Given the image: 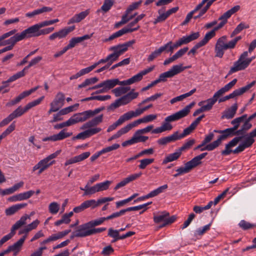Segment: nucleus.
Masks as SVG:
<instances>
[{
  "label": "nucleus",
  "mask_w": 256,
  "mask_h": 256,
  "mask_svg": "<svg viewBox=\"0 0 256 256\" xmlns=\"http://www.w3.org/2000/svg\"><path fill=\"white\" fill-rule=\"evenodd\" d=\"M242 38L241 36H238L226 43L227 36H223L220 38L216 41L214 48L215 56L222 58L224 51L228 49H232L235 48L238 42Z\"/></svg>",
  "instance_id": "f257e3e1"
},
{
  "label": "nucleus",
  "mask_w": 256,
  "mask_h": 256,
  "mask_svg": "<svg viewBox=\"0 0 256 256\" xmlns=\"http://www.w3.org/2000/svg\"><path fill=\"white\" fill-rule=\"evenodd\" d=\"M195 128H196L191 124L188 128L184 130L182 133H180L178 131L175 132L170 136L158 139L157 143L158 144H166L174 142L190 134Z\"/></svg>",
  "instance_id": "f03ea898"
},
{
  "label": "nucleus",
  "mask_w": 256,
  "mask_h": 256,
  "mask_svg": "<svg viewBox=\"0 0 256 256\" xmlns=\"http://www.w3.org/2000/svg\"><path fill=\"white\" fill-rule=\"evenodd\" d=\"M242 121L240 117L236 118L231 122V124L234 125V127L226 128L224 130H214V132H218L220 134L218 135L217 140L210 144H220L222 141L227 139L229 137L230 134H232L234 130L238 129L239 126V124Z\"/></svg>",
  "instance_id": "7ed1b4c3"
},
{
  "label": "nucleus",
  "mask_w": 256,
  "mask_h": 256,
  "mask_svg": "<svg viewBox=\"0 0 256 256\" xmlns=\"http://www.w3.org/2000/svg\"><path fill=\"white\" fill-rule=\"evenodd\" d=\"M60 150H57L55 152L49 155L45 158L40 160L33 167L32 171L34 172L36 170H38V174H42L44 170L47 169L54 162V160H52L56 158L60 154Z\"/></svg>",
  "instance_id": "20e7f679"
},
{
  "label": "nucleus",
  "mask_w": 256,
  "mask_h": 256,
  "mask_svg": "<svg viewBox=\"0 0 256 256\" xmlns=\"http://www.w3.org/2000/svg\"><path fill=\"white\" fill-rule=\"evenodd\" d=\"M176 220V216H170L169 212L166 211H163L159 212L157 214L154 216V221L156 224L162 222L159 226V228H162L166 226L173 223Z\"/></svg>",
  "instance_id": "39448f33"
},
{
  "label": "nucleus",
  "mask_w": 256,
  "mask_h": 256,
  "mask_svg": "<svg viewBox=\"0 0 256 256\" xmlns=\"http://www.w3.org/2000/svg\"><path fill=\"white\" fill-rule=\"evenodd\" d=\"M188 67H183L182 64H176L172 66L169 70L161 74L159 78L156 80L158 83L166 81L167 78H172L174 76L184 71Z\"/></svg>",
  "instance_id": "423d86ee"
},
{
  "label": "nucleus",
  "mask_w": 256,
  "mask_h": 256,
  "mask_svg": "<svg viewBox=\"0 0 256 256\" xmlns=\"http://www.w3.org/2000/svg\"><path fill=\"white\" fill-rule=\"evenodd\" d=\"M194 102H192L190 104L186 106L183 109L168 116L165 118V119H166V120L169 122L178 120L187 116L190 112V108L194 106Z\"/></svg>",
  "instance_id": "0eeeda50"
},
{
  "label": "nucleus",
  "mask_w": 256,
  "mask_h": 256,
  "mask_svg": "<svg viewBox=\"0 0 256 256\" xmlns=\"http://www.w3.org/2000/svg\"><path fill=\"white\" fill-rule=\"evenodd\" d=\"M256 84V81L254 80L251 82L250 84H247L246 86L240 88L238 89L235 90L233 91L230 94L222 98H220L218 100V102H225L229 99L233 98L236 96H240L242 94L246 92L247 90H250L252 86H253Z\"/></svg>",
  "instance_id": "6e6552de"
},
{
  "label": "nucleus",
  "mask_w": 256,
  "mask_h": 256,
  "mask_svg": "<svg viewBox=\"0 0 256 256\" xmlns=\"http://www.w3.org/2000/svg\"><path fill=\"white\" fill-rule=\"evenodd\" d=\"M30 35L28 28L24 30L20 33H16L14 36L10 37L9 39L3 41L4 46L8 44L10 46L14 47V44L26 38H30Z\"/></svg>",
  "instance_id": "1a4fd4ad"
},
{
  "label": "nucleus",
  "mask_w": 256,
  "mask_h": 256,
  "mask_svg": "<svg viewBox=\"0 0 256 256\" xmlns=\"http://www.w3.org/2000/svg\"><path fill=\"white\" fill-rule=\"evenodd\" d=\"M235 146L236 145H226L225 149L222 151V155L226 156L232 154H238L244 151L246 148L250 147L251 145H238V147L234 148Z\"/></svg>",
  "instance_id": "9d476101"
},
{
  "label": "nucleus",
  "mask_w": 256,
  "mask_h": 256,
  "mask_svg": "<svg viewBox=\"0 0 256 256\" xmlns=\"http://www.w3.org/2000/svg\"><path fill=\"white\" fill-rule=\"evenodd\" d=\"M135 42V40H132L122 44H118V45L112 46L110 48V50H113L120 56V55L126 52L128 48L131 46Z\"/></svg>",
  "instance_id": "9b49d317"
},
{
  "label": "nucleus",
  "mask_w": 256,
  "mask_h": 256,
  "mask_svg": "<svg viewBox=\"0 0 256 256\" xmlns=\"http://www.w3.org/2000/svg\"><path fill=\"white\" fill-rule=\"evenodd\" d=\"M75 28L74 26L66 27L57 32H55L50 36L49 40H52L56 38L61 39L66 38V36L70 32L73 31Z\"/></svg>",
  "instance_id": "f8f14e48"
},
{
  "label": "nucleus",
  "mask_w": 256,
  "mask_h": 256,
  "mask_svg": "<svg viewBox=\"0 0 256 256\" xmlns=\"http://www.w3.org/2000/svg\"><path fill=\"white\" fill-rule=\"evenodd\" d=\"M140 28V26H138L134 28L124 27L122 28L121 30H118V32L112 34L108 38L105 39L104 42H106L108 41L112 40L114 38L120 37L126 34L135 32L138 30Z\"/></svg>",
  "instance_id": "ddd939ff"
},
{
  "label": "nucleus",
  "mask_w": 256,
  "mask_h": 256,
  "mask_svg": "<svg viewBox=\"0 0 256 256\" xmlns=\"http://www.w3.org/2000/svg\"><path fill=\"white\" fill-rule=\"evenodd\" d=\"M72 134V132H67L64 130H61L58 134L52 136L44 138L42 139L44 142L47 141L55 142L62 140L64 138L69 137Z\"/></svg>",
  "instance_id": "4468645a"
},
{
  "label": "nucleus",
  "mask_w": 256,
  "mask_h": 256,
  "mask_svg": "<svg viewBox=\"0 0 256 256\" xmlns=\"http://www.w3.org/2000/svg\"><path fill=\"white\" fill-rule=\"evenodd\" d=\"M101 128H88V130L79 133L76 136H74L73 139L84 140L99 132Z\"/></svg>",
  "instance_id": "2eb2a0df"
},
{
  "label": "nucleus",
  "mask_w": 256,
  "mask_h": 256,
  "mask_svg": "<svg viewBox=\"0 0 256 256\" xmlns=\"http://www.w3.org/2000/svg\"><path fill=\"white\" fill-rule=\"evenodd\" d=\"M34 191L30 190L22 193L12 196L8 198V200L11 202L22 201L30 198L34 194Z\"/></svg>",
  "instance_id": "dca6fc26"
},
{
  "label": "nucleus",
  "mask_w": 256,
  "mask_h": 256,
  "mask_svg": "<svg viewBox=\"0 0 256 256\" xmlns=\"http://www.w3.org/2000/svg\"><path fill=\"white\" fill-rule=\"evenodd\" d=\"M190 145H184L183 146L178 148L174 153L168 154L163 160L162 164H166L169 162H171L176 160L182 154V150L189 148Z\"/></svg>",
  "instance_id": "f3484780"
},
{
  "label": "nucleus",
  "mask_w": 256,
  "mask_h": 256,
  "mask_svg": "<svg viewBox=\"0 0 256 256\" xmlns=\"http://www.w3.org/2000/svg\"><path fill=\"white\" fill-rule=\"evenodd\" d=\"M148 139V136H143L142 134L136 130L130 140L123 142L122 144H133L134 143L144 142Z\"/></svg>",
  "instance_id": "a211bd4d"
},
{
  "label": "nucleus",
  "mask_w": 256,
  "mask_h": 256,
  "mask_svg": "<svg viewBox=\"0 0 256 256\" xmlns=\"http://www.w3.org/2000/svg\"><path fill=\"white\" fill-rule=\"evenodd\" d=\"M90 118L88 112L84 111L82 112L76 113L70 118L72 125L80 122H83Z\"/></svg>",
  "instance_id": "6ab92c4d"
},
{
  "label": "nucleus",
  "mask_w": 256,
  "mask_h": 256,
  "mask_svg": "<svg viewBox=\"0 0 256 256\" xmlns=\"http://www.w3.org/2000/svg\"><path fill=\"white\" fill-rule=\"evenodd\" d=\"M70 232L71 230L68 229L62 232H58L56 234H53L50 236L48 238L44 240L42 242H41L40 244H45L50 242L56 241L60 239L64 238V236H66Z\"/></svg>",
  "instance_id": "aec40b11"
},
{
  "label": "nucleus",
  "mask_w": 256,
  "mask_h": 256,
  "mask_svg": "<svg viewBox=\"0 0 256 256\" xmlns=\"http://www.w3.org/2000/svg\"><path fill=\"white\" fill-rule=\"evenodd\" d=\"M32 27L28 28L30 37H38L42 35H45L52 32L54 30V27L48 28L42 30L38 29L37 30H32Z\"/></svg>",
  "instance_id": "412c9836"
},
{
  "label": "nucleus",
  "mask_w": 256,
  "mask_h": 256,
  "mask_svg": "<svg viewBox=\"0 0 256 256\" xmlns=\"http://www.w3.org/2000/svg\"><path fill=\"white\" fill-rule=\"evenodd\" d=\"M154 66L150 67L148 68L144 69L140 71L136 74L132 76V78L128 79L130 84H132L135 82H140L142 79L143 76L152 72L154 70Z\"/></svg>",
  "instance_id": "4be33fe9"
},
{
  "label": "nucleus",
  "mask_w": 256,
  "mask_h": 256,
  "mask_svg": "<svg viewBox=\"0 0 256 256\" xmlns=\"http://www.w3.org/2000/svg\"><path fill=\"white\" fill-rule=\"evenodd\" d=\"M30 218V216L28 214H24L12 226L10 232L8 234L12 238L16 234L15 230L25 224H26V220L28 218Z\"/></svg>",
  "instance_id": "5701e85b"
},
{
  "label": "nucleus",
  "mask_w": 256,
  "mask_h": 256,
  "mask_svg": "<svg viewBox=\"0 0 256 256\" xmlns=\"http://www.w3.org/2000/svg\"><path fill=\"white\" fill-rule=\"evenodd\" d=\"M103 119V114H100L96 116L90 120L84 123L80 128L82 130H85L86 128H91L96 126L102 122Z\"/></svg>",
  "instance_id": "b1692460"
},
{
  "label": "nucleus",
  "mask_w": 256,
  "mask_h": 256,
  "mask_svg": "<svg viewBox=\"0 0 256 256\" xmlns=\"http://www.w3.org/2000/svg\"><path fill=\"white\" fill-rule=\"evenodd\" d=\"M208 154L206 152H203L195 157L190 160L187 162L190 170L202 164V160Z\"/></svg>",
  "instance_id": "393cba45"
},
{
  "label": "nucleus",
  "mask_w": 256,
  "mask_h": 256,
  "mask_svg": "<svg viewBox=\"0 0 256 256\" xmlns=\"http://www.w3.org/2000/svg\"><path fill=\"white\" fill-rule=\"evenodd\" d=\"M64 95L62 92H58L54 100L50 103V105L53 106L54 107L58 108V110L59 109L62 108L64 102Z\"/></svg>",
  "instance_id": "a878e982"
},
{
  "label": "nucleus",
  "mask_w": 256,
  "mask_h": 256,
  "mask_svg": "<svg viewBox=\"0 0 256 256\" xmlns=\"http://www.w3.org/2000/svg\"><path fill=\"white\" fill-rule=\"evenodd\" d=\"M248 52H244L240 56L238 60L235 62L234 65L231 67L230 70L228 72V75H230L236 72V69L240 66V62H243L248 57Z\"/></svg>",
  "instance_id": "bb28decb"
},
{
  "label": "nucleus",
  "mask_w": 256,
  "mask_h": 256,
  "mask_svg": "<svg viewBox=\"0 0 256 256\" xmlns=\"http://www.w3.org/2000/svg\"><path fill=\"white\" fill-rule=\"evenodd\" d=\"M78 238H84L90 236V228L87 222L80 226L76 230Z\"/></svg>",
  "instance_id": "cd10ccee"
},
{
  "label": "nucleus",
  "mask_w": 256,
  "mask_h": 256,
  "mask_svg": "<svg viewBox=\"0 0 256 256\" xmlns=\"http://www.w3.org/2000/svg\"><path fill=\"white\" fill-rule=\"evenodd\" d=\"M120 146V145H112L108 146L106 148H103L101 150L96 152L90 158V160L92 162H94L96 160L101 154L110 152L113 150L118 149Z\"/></svg>",
  "instance_id": "c85d7f7f"
},
{
  "label": "nucleus",
  "mask_w": 256,
  "mask_h": 256,
  "mask_svg": "<svg viewBox=\"0 0 256 256\" xmlns=\"http://www.w3.org/2000/svg\"><path fill=\"white\" fill-rule=\"evenodd\" d=\"M238 109V104L236 103L232 104L230 108L228 109L225 110L223 114L221 116L222 119L226 118V119H231L234 117L236 112Z\"/></svg>",
  "instance_id": "c756f323"
},
{
  "label": "nucleus",
  "mask_w": 256,
  "mask_h": 256,
  "mask_svg": "<svg viewBox=\"0 0 256 256\" xmlns=\"http://www.w3.org/2000/svg\"><path fill=\"white\" fill-rule=\"evenodd\" d=\"M90 10H86L78 14H75L74 16H72L71 18H70L68 22V24H72L79 22L82 20L84 19L86 16L89 14Z\"/></svg>",
  "instance_id": "7c9ffc66"
},
{
  "label": "nucleus",
  "mask_w": 256,
  "mask_h": 256,
  "mask_svg": "<svg viewBox=\"0 0 256 256\" xmlns=\"http://www.w3.org/2000/svg\"><path fill=\"white\" fill-rule=\"evenodd\" d=\"M118 78L108 79L101 82L100 84V88L104 87L108 92L110 90L118 85Z\"/></svg>",
  "instance_id": "2f4dec72"
},
{
  "label": "nucleus",
  "mask_w": 256,
  "mask_h": 256,
  "mask_svg": "<svg viewBox=\"0 0 256 256\" xmlns=\"http://www.w3.org/2000/svg\"><path fill=\"white\" fill-rule=\"evenodd\" d=\"M28 204L26 203L18 204L13 205L8 208H6L5 210V213L6 216H12L17 212L26 206Z\"/></svg>",
  "instance_id": "473e14b6"
},
{
  "label": "nucleus",
  "mask_w": 256,
  "mask_h": 256,
  "mask_svg": "<svg viewBox=\"0 0 256 256\" xmlns=\"http://www.w3.org/2000/svg\"><path fill=\"white\" fill-rule=\"evenodd\" d=\"M255 136H256V128L249 134L242 136V142L240 144H253Z\"/></svg>",
  "instance_id": "72a5a7b5"
},
{
  "label": "nucleus",
  "mask_w": 256,
  "mask_h": 256,
  "mask_svg": "<svg viewBox=\"0 0 256 256\" xmlns=\"http://www.w3.org/2000/svg\"><path fill=\"white\" fill-rule=\"evenodd\" d=\"M26 238V236L24 235L18 241L10 246L14 256H16L22 247Z\"/></svg>",
  "instance_id": "f704fd0d"
},
{
  "label": "nucleus",
  "mask_w": 256,
  "mask_h": 256,
  "mask_svg": "<svg viewBox=\"0 0 256 256\" xmlns=\"http://www.w3.org/2000/svg\"><path fill=\"white\" fill-rule=\"evenodd\" d=\"M134 90L132 89L127 94L121 97L123 101L122 104H124V105H126L130 102L133 100L137 98L138 96V92H134Z\"/></svg>",
  "instance_id": "c9c22d12"
},
{
  "label": "nucleus",
  "mask_w": 256,
  "mask_h": 256,
  "mask_svg": "<svg viewBox=\"0 0 256 256\" xmlns=\"http://www.w3.org/2000/svg\"><path fill=\"white\" fill-rule=\"evenodd\" d=\"M212 222H210L208 224L202 226L198 228L194 232V236L196 238V240L200 239L202 236L205 234L207 231L210 230V226H212Z\"/></svg>",
  "instance_id": "e433bc0d"
},
{
  "label": "nucleus",
  "mask_w": 256,
  "mask_h": 256,
  "mask_svg": "<svg viewBox=\"0 0 256 256\" xmlns=\"http://www.w3.org/2000/svg\"><path fill=\"white\" fill-rule=\"evenodd\" d=\"M90 184H86L84 188L80 187V190L84 191L83 196L92 195L96 192H98L96 184L91 187H89Z\"/></svg>",
  "instance_id": "4c0bfd02"
},
{
  "label": "nucleus",
  "mask_w": 256,
  "mask_h": 256,
  "mask_svg": "<svg viewBox=\"0 0 256 256\" xmlns=\"http://www.w3.org/2000/svg\"><path fill=\"white\" fill-rule=\"evenodd\" d=\"M28 109L25 106L24 108H22L21 106H19L16 108L12 112L10 115L12 118V120L22 116L24 114L28 111Z\"/></svg>",
  "instance_id": "58836bf2"
},
{
  "label": "nucleus",
  "mask_w": 256,
  "mask_h": 256,
  "mask_svg": "<svg viewBox=\"0 0 256 256\" xmlns=\"http://www.w3.org/2000/svg\"><path fill=\"white\" fill-rule=\"evenodd\" d=\"M168 184H166L152 190L148 194V198H150L157 196L159 194L164 192V190L168 188Z\"/></svg>",
  "instance_id": "ea45409f"
},
{
  "label": "nucleus",
  "mask_w": 256,
  "mask_h": 256,
  "mask_svg": "<svg viewBox=\"0 0 256 256\" xmlns=\"http://www.w3.org/2000/svg\"><path fill=\"white\" fill-rule=\"evenodd\" d=\"M130 90V86H120L112 90V92L114 94L115 96H120L123 94H126Z\"/></svg>",
  "instance_id": "a19ab883"
},
{
  "label": "nucleus",
  "mask_w": 256,
  "mask_h": 256,
  "mask_svg": "<svg viewBox=\"0 0 256 256\" xmlns=\"http://www.w3.org/2000/svg\"><path fill=\"white\" fill-rule=\"evenodd\" d=\"M215 36L216 32L213 30H212L206 33L204 38L200 41L199 42L202 46H204L206 45L208 42Z\"/></svg>",
  "instance_id": "79ce46f5"
},
{
  "label": "nucleus",
  "mask_w": 256,
  "mask_h": 256,
  "mask_svg": "<svg viewBox=\"0 0 256 256\" xmlns=\"http://www.w3.org/2000/svg\"><path fill=\"white\" fill-rule=\"evenodd\" d=\"M27 96L24 91L20 94L17 97H16L14 99L12 100L11 101L8 102L6 106H12L18 103L24 98L25 97Z\"/></svg>",
  "instance_id": "37998d69"
},
{
  "label": "nucleus",
  "mask_w": 256,
  "mask_h": 256,
  "mask_svg": "<svg viewBox=\"0 0 256 256\" xmlns=\"http://www.w3.org/2000/svg\"><path fill=\"white\" fill-rule=\"evenodd\" d=\"M217 100H216V98H214V96H213L212 98H208L205 101L199 102L198 105L201 106V104L202 102H206L207 104L204 105V106L206 108L207 111H208L212 108V106L216 102Z\"/></svg>",
  "instance_id": "c03bdc74"
},
{
  "label": "nucleus",
  "mask_w": 256,
  "mask_h": 256,
  "mask_svg": "<svg viewBox=\"0 0 256 256\" xmlns=\"http://www.w3.org/2000/svg\"><path fill=\"white\" fill-rule=\"evenodd\" d=\"M98 80V78L96 77L91 78H86L85 80L78 86V88H81L86 87L87 86L94 84Z\"/></svg>",
  "instance_id": "a18cd8bd"
},
{
  "label": "nucleus",
  "mask_w": 256,
  "mask_h": 256,
  "mask_svg": "<svg viewBox=\"0 0 256 256\" xmlns=\"http://www.w3.org/2000/svg\"><path fill=\"white\" fill-rule=\"evenodd\" d=\"M31 66H32V65H30V62H29L28 64L25 66L22 70L20 71L12 76V78H11L10 80H12L14 79H18L24 77L26 75L25 71L28 70Z\"/></svg>",
  "instance_id": "49530a36"
},
{
  "label": "nucleus",
  "mask_w": 256,
  "mask_h": 256,
  "mask_svg": "<svg viewBox=\"0 0 256 256\" xmlns=\"http://www.w3.org/2000/svg\"><path fill=\"white\" fill-rule=\"evenodd\" d=\"M248 28L249 26L248 24L246 25L243 22H240L232 32L230 34V38H232L236 34H239L244 28Z\"/></svg>",
  "instance_id": "de8ad7c7"
},
{
  "label": "nucleus",
  "mask_w": 256,
  "mask_h": 256,
  "mask_svg": "<svg viewBox=\"0 0 256 256\" xmlns=\"http://www.w3.org/2000/svg\"><path fill=\"white\" fill-rule=\"evenodd\" d=\"M132 118H134V116L133 111L130 110L122 114L118 120L120 124H122L125 121L130 120Z\"/></svg>",
  "instance_id": "09e8293b"
},
{
  "label": "nucleus",
  "mask_w": 256,
  "mask_h": 256,
  "mask_svg": "<svg viewBox=\"0 0 256 256\" xmlns=\"http://www.w3.org/2000/svg\"><path fill=\"white\" fill-rule=\"evenodd\" d=\"M128 130H127L125 126L122 128L120 130H118L116 134L112 136L111 137H110L108 140V142H110L112 140L118 138L120 137L123 134H126L128 132Z\"/></svg>",
  "instance_id": "8fccbe9b"
},
{
  "label": "nucleus",
  "mask_w": 256,
  "mask_h": 256,
  "mask_svg": "<svg viewBox=\"0 0 256 256\" xmlns=\"http://www.w3.org/2000/svg\"><path fill=\"white\" fill-rule=\"evenodd\" d=\"M219 145H198L194 148V150H200V151H212L215 149Z\"/></svg>",
  "instance_id": "3c124183"
},
{
  "label": "nucleus",
  "mask_w": 256,
  "mask_h": 256,
  "mask_svg": "<svg viewBox=\"0 0 256 256\" xmlns=\"http://www.w3.org/2000/svg\"><path fill=\"white\" fill-rule=\"evenodd\" d=\"M52 24V23L51 20H45L40 23L35 24L30 27H32V30L35 31L37 30L38 29H40L42 28H43L46 26H50Z\"/></svg>",
  "instance_id": "603ef678"
},
{
  "label": "nucleus",
  "mask_w": 256,
  "mask_h": 256,
  "mask_svg": "<svg viewBox=\"0 0 256 256\" xmlns=\"http://www.w3.org/2000/svg\"><path fill=\"white\" fill-rule=\"evenodd\" d=\"M110 184L111 182L109 180H106L102 182L96 184V186L98 192L108 190Z\"/></svg>",
  "instance_id": "864d4df0"
},
{
  "label": "nucleus",
  "mask_w": 256,
  "mask_h": 256,
  "mask_svg": "<svg viewBox=\"0 0 256 256\" xmlns=\"http://www.w3.org/2000/svg\"><path fill=\"white\" fill-rule=\"evenodd\" d=\"M108 235L110 237L113 238L112 242H114L118 240L119 232L118 230H114L112 228H110L108 229Z\"/></svg>",
  "instance_id": "5fc2aeb1"
},
{
  "label": "nucleus",
  "mask_w": 256,
  "mask_h": 256,
  "mask_svg": "<svg viewBox=\"0 0 256 256\" xmlns=\"http://www.w3.org/2000/svg\"><path fill=\"white\" fill-rule=\"evenodd\" d=\"M238 225L244 230H249L256 226V224H250L245 220H240Z\"/></svg>",
  "instance_id": "6e6d98bb"
},
{
  "label": "nucleus",
  "mask_w": 256,
  "mask_h": 256,
  "mask_svg": "<svg viewBox=\"0 0 256 256\" xmlns=\"http://www.w3.org/2000/svg\"><path fill=\"white\" fill-rule=\"evenodd\" d=\"M154 162V158H144L140 160V164L138 168L140 169H144L148 166Z\"/></svg>",
  "instance_id": "4d7b16f0"
},
{
  "label": "nucleus",
  "mask_w": 256,
  "mask_h": 256,
  "mask_svg": "<svg viewBox=\"0 0 256 256\" xmlns=\"http://www.w3.org/2000/svg\"><path fill=\"white\" fill-rule=\"evenodd\" d=\"M60 210V205L56 202H51L48 206L50 213L53 214H57Z\"/></svg>",
  "instance_id": "13d9d810"
},
{
  "label": "nucleus",
  "mask_w": 256,
  "mask_h": 256,
  "mask_svg": "<svg viewBox=\"0 0 256 256\" xmlns=\"http://www.w3.org/2000/svg\"><path fill=\"white\" fill-rule=\"evenodd\" d=\"M114 4V2L112 0H104L101 10L104 12H107L111 8Z\"/></svg>",
  "instance_id": "bf43d9fd"
},
{
  "label": "nucleus",
  "mask_w": 256,
  "mask_h": 256,
  "mask_svg": "<svg viewBox=\"0 0 256 256\" xmlns=\"http://www.w3.org/2000/svg\"><path fill=\"white\" fill-rule=\"evenodd\" d=\"M215 133L218 134V132H215L214 130L212 132H211L208 135H206L204 139L202 142L201 144H208L210 142L214 137H216L217 139L218 136H216Z\"/></svg>",
  "instance_id": "052dcab7"
},
{
  "label": "nucleus",
  "mask_w": 256,
  "mask_h": 256,
  "mask_svg": "<svg viewBox=\"0 0 256 256\" xmlns=\"http://www.w3.org/2000/svg\"><path fill=\"white\" fill-rule=\"evenodd\" d=\"M142 2V0H140L138 2H132L128 6L126 11L127 12V13L130 14L132 10L137 9L141 4Z\"/></svg>",
  "instance_id": "680f3d73"
},
{
  "label": "nucleus",
  "mask_w": 256,
  "mask_h": 256,
  "mask_svg": "<svg viewBox=\"0 0 256 256\" xmlns=\"http://www.w3.org/2000/svg\"><path fill=\"white\" fill-rule=\"evenodd\" d=\"M162 95V93H156L142 100L138 106H140L150 101H154Z\"/></svg>",
  "instance_id": "e2e57ef3"
},
{
  "label": "nucleus",
  "mask_w": 256,
  "mask_h": 256,
  "mask_svg": "<svg viewBox=\"0 0 256 256\" xmlns=\"http://www.w3.org/2000/svg\"><path fill=\"white\" fill-rule=\"evenodd\" d=\"M103 222L104 220L102 217L90 221L89 222H87V224L90 228H92L96 226L100 225Z\"/></svg>",
  "instance_id": "0e129e2a"
},
{
  "label": "nucleus",
  "mask_w": 256,
  "mask_h": 256,
  "mask_svg": "<svg viewBox=\"0 0 256 256\" xmlns=\"http://www.w3.org/2000/svg\"><path fill=\"white\" fill-rule=\"evenodd\" d=\"M143 122H145L144 117L142 118L137 120L133 122H132L127 124L126 126V128L128 131L129 132L132 128L136 126H137L141 123H143Z\"/></svg>",
  "instance_id": "69168bd1"
},
{
  "label": "nucleus",
  "mask_w": 256,
  "mask_h": 256,
  "mask_svg": "<svg viewBox=\"0 0 256 256\" xmlns=\"http://www.w3.org/2000/svg\"><path fill=\"white\" fill-rule=\"evenodd\" d=\"M195 216H196V215L194 213L190 214L189 215L187 220H186L184 222V223L183 224H182L180 226V228L182 230H184V229L186 228H187L190 224L191 223L192 220H194V218H195Z\"/></svg>",
  "instance_id": "338daca9"
},
{
  "label": "nucleus",
  "mask_w": 256,
  "mask_h": 256,
  "mask_svg": "<svg viewBox=\"0 0 256 256\" xmlns=\"http://www.w3.org/2000/svg\"><path fill=\"white\" fill-rule=\"evenodd\" d=\"M162 132L169 131L172 129V126L164 118V122L160 126Z\"/></svg>",
  "instance_id": "774afa93"
}]
</instances>
